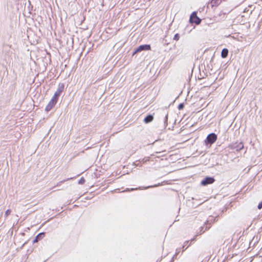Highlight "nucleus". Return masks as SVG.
I'll return each mask as SVG.
<instances>
[{
    "mask_svg": "<svg viewBox=\"0 0 262 262\" xmlns=\"http://www.w3.org/2000/svg\"><path fill=\"white\" fill-rule=\"evenodd\" d=\"M216 135L214 133H211L207 136L205 142L206 144H210L211 145L216 141Z\"/></svg>",
    "mask_w": 262,
    "mask_h": 262,
    "instance_id": "f257e3e1",
    "label": "nucleus"
},
{
    "mask_svg": "<svg viewBox=\"0 0 262 262\" xmlns=\"http://www.w3.org/2000/svg\"><path fill=\"white\" fill-rule=\"evenodd\" d=\"M150 50V45H141L136 48V49L133 53V55H134L136 53L139 52L141 51H143V50L146 51V50Z\"/></svg>",
    "mask_w": 262,
    "mask_h": 262,
    "instance_id": "f03ea898",
    "label": "nucleus"
},
{
    "mask_svg": "<svg viewBox=\"0 0 262 262\" xmlns=\"http://www.w3.org/2000/svg\"><path fill=\"white\" fill-rule=\"evenodd\" d=\"M215 180L212 177H206L201 181V185L206 186L208 184H212L214 182Z\"/></svg>",
    "mask_w": 262,
    "mask_h": 262,
    "instance_id": "7ed1b4c3",
    "label": "nucleus"
},
{
    "mask_svg": "<svg viewBox=\"0 0 262 262\" xmlns=\"http://www.w3.org/2000/svg\"><path fill=\"white\" fill-rule=\"evenodd\" d=\"M190 20L191 22L194 23L196 25H199L201 21V20L197 16L195 12H193L191 15Z\"/></svg>",
    "mask_w": 262,
    "mask_h": 262,
    "instance_id": "20e7f679",
    "label": "nucleus"
},
{
    "mask_svg": "<svg viewBox=\"0 0 262 262\" xmlns=\"http://www.w3.org/2000/svg\"><path fill=\"white\" fill-rule=\"evenodd\" d=\"M64 89V84L63 83H59L58 85V87L55 93H54L55 96H58V97L60 95L61 93L63 91Z\"/></svg>",
    "mask_w": 262,
    "mask_h": 262,
    "instance_id": "39448f33",
    "label": "nucleus"
},
{
    "mask_svg": "<svg viewBox=\"0 0 262 262\" xmlns=\"http://www.w3.org/2000/svg\"><path fill=\"white\" fill-rule=\"evenodd\" d=\"M56 103L54 102L53 100H50L48 103V105L46 106L45 108V111L46 112L50 111L56 104Z\"/></svg>",
    "mask_w": 262,
    "mask_h": 262,
    "instance_id": "423d86ee",
    "label": "nucleus"
},
{
    "mask_svg": "<svg viewBox=\"0 0 262 262\" xmlns=\"http://www.w3.org/2000/svg\"><path fill=\"white\" fill-rule=\"evenodd\" d=\"M228 54V50L226 48L223 49L221 52V57L223 58H225L227 57Z\"/></svg>",
    "mask_w": 262,
    "mask_h": 262,
    "instance_id": "0eeeda50",
    "label": "nucleus"
},
{
    "mask_svg": "<svg viewBox=\"0 0 262 262\" xmlns=\"http://www.w3.org/2000/svg\"><path fill=\"white\" fill-rule=\"evenodd\" d=\"M233 148L236 149V150H241L244 148V145L242 143H239L237 144H235L233 145Z\"/></svg>",
    "mask_w": 262,
    "mask_h": 262,
    "instance_id": "6e6552de",
    "label": "nucleus"
},
{
    "mask_svg": "<svg viewBox=\"0 0 262 262\" xmlns=\"http://www.w3.org/2000/svg\"><path fill=\"white\" fill-rule=\"evenodd\" d=\"M154 119V117L151 115L147 116L144 119V121L146 123H149L152 121Z\"/></svg>",
    "mask_w": 262,
    "mask_h": 262,
    "instance_id": "1a4fd4ad",
    "label": "nucleus"
},
{
    "mask_svg": "<svg viewBox=\"0 0 262 262\" xmlns=\"http://www.w3.org/2000/svg\"><path fill=\"white\" fill-rule=\"evenodd\" d=\"M44 233H39L35 237V238L33 241V243H35L38 242L44 235Z\"/></svg>",
    "mask_w": 262,
    "mask_h": 262,
    "instance_id": "9d476101",
    "label": "nucleus"
},
{
    "mask_svg": "<svg viewBox=\"0 0 262 262\" xmlns=\"http://www.w3.org/2000/svg\"><path fill=\"white\" fill-rule=\"evenodd\" d=\"M58 98L59 97L58 96H55V95L54 94L51 100H53L54 102L56 103Z\"/></svg>",
    "mask_w": 262,
    "mask_h": 262,
    "instance_id": "9b49d317",
    "label": "nucleus"
},
{
    "mask_svg": "<svg viewBox=\"0 0 262 262\" xmlns=\"http://www.w3.org/2000/svg\"><path fill=\"white\" fill-rule=\"evenodd\" d=\"M179 38H180L179 34L178 33L176 34L174 36L173 39L178 41L179 40Z\"/></svg>",
    "mask_w": 262,
    "mask_h": 262,
    "instance_id": "f8f14e48",
    "label": "nucleus"
},
{
    "mask_svg": "<svg viewBox=\"0 0 262 262\" xmlns=\"http://www.w3.org/2000/svg\"><path fill=\"white\" fill-rule=\"evenodd\" d=\"M85 182V179L83 178H81V179L78 181L79 184H83Z\"/></svg>",
    "mask_w": 262,
    "mask_h": 262,
    "instance_id": "ddd939ff",
    "label": "nucleus"
},
{
    "mask_svg": "<svg viewBox=\"0 0 262 262\" xmlns=\"http://www.w3.org/2000/svg\"><path fill=\"white\" fill-rule=\"evenodd\" d=\"M11 212V210H10V209H8L6 210V211L5 212V216L7 217L10 214V213Z\"/></svg>",
    "mask_w": 262,
    "mask_h": 262,
    "instance_id": "4468645a",
    "label": "nucleus"
},
{
    "mask_svg": "<svg viewBox=\"0 0 262 262\" xmlns=\"http://www.w3.org/2000/svg\"><path fill=\"white\" fill-rule=\"evenodd\" d=\"M184 107V104L183 103H181L178 106V108L179 110H182Z\"/></svg>",
    "mask_w": 262,
    "mask_h": 262,
    "instance_id": "2eb2a0df",
    "label": "nucleus"
},
{
    "mask_svg": "<svg viewBox=\"0 0 262 262\" xmlns=\"http://www.w3.org/2000/svg\"><path fill=\"white\" fill-rule=\"evenodd\" d=\"M188 243V241L185 242L183 247H184L185 246L187 245Z\"/></svg>",
    "mask_w": 262,
    "mask_h": 262,
    "instance_id": "dca6fc26",
    "label": "nucleus"
},
{
    "mask_svg": "<svg viewBox=\"0 0 262 262\" xmlns=\"http://www.w3.org/2000/svg\"><path fill=\"white\" fill-rule=\"evenodd\" d=\"M167 119H168V115H167L165 116V122L167 121Z\"/></svg>",
    "mask_w": 262,
    "mask_h": 262,
    "instance_id": "f3484780",
    "label": "nucleus"
},
{
    "mask_svg": "<svg viewBox=\"0 0 262 262\" xmlns=\"http://www.w3.org/2000/svg\"><path fill=\"white\" fill-rule=\"evenodd\" d=\"M215 0H212L211 1V3L213 4H216V2H214Z\"/></svg>",
    "mask_w": 262,
    "mask_h": 262,
    "instance_id": "a211bd4d",
    "label": "nucleus"
},
{
    "mask_svg": "<svg viewBox=\"0 0 262 262\" xmlns=\"http://www.w3.org/2000/svg\"><path fill=\"white\" fill-rule=\"evenodd\" d=\"M179 252V251H178V252H176V254H175V256H176L177 254H178Z\"/></svg>",
    "mask_w": 262,
    "mask_h": 262,
    "instance_id": "6ab92c4d",
    "label": "nucleus"
}]
</instances>
